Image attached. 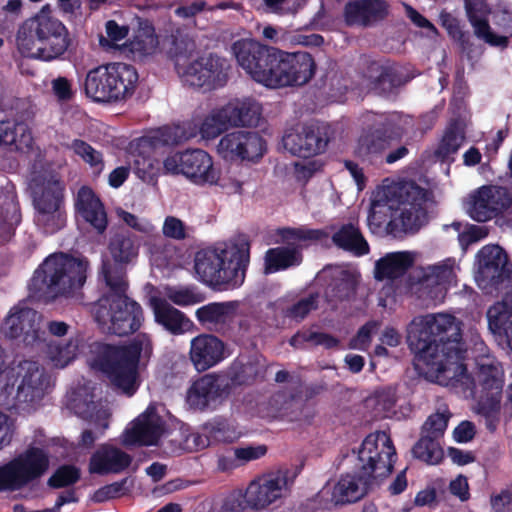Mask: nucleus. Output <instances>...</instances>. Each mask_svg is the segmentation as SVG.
Here are the masks:
<instances>
[{
    "mask_svg": "<svg viewBox=\"0 0 512 512\" xmlns=\"http://www.w3.org/2000/svg\"><path fill=\"white\" fill-rule=\"evenodd\" d=\"M451 414L448 410L431 414L422 426V434L440 439L443 437Z\"/></svg>",
    "mask_w": 512,
    "mask_h": 512,
    "instance_id": "obj_58",
    "label": "nucleus"
},
{
    "mask_svg": "<svg viewBox=\"0 0 512 512\" xmlns=\"http://www.w3.org/2000/svg\"><path fill=\"white\" fill-rule=\"evenodd\" d=\"M287 475L282 471L263 474L253 479L245 490L249 509L263 510L283 497Z\"/></svg>",
    "mask_w": 512,
    "mask_h": 512,
    "instance_id": "obj_22",
    "label": "nucleus"
},
{
    "mask_svg": "<svg viewBox=\"0 0 512 512\" xmlns=\"http://www.w3.org/2000/svg\"><path fill=\"white\" fill-rule=\"evenodd\" d=\"M303 261V254L298 247L279 246L269 248L264 255L265 275L274 274L292 267L299 266Z\"/></svg>",
    "mask_w": 512,
    "mask_h": 512,
    "instance_id": "obj_37",
    "label": "nucleus"
},
{
    "mask_svg": "<svg viewBox=\"0 0 512 512\" xmlns=\"http://www.w3.org/2000/svg\"><path fill=\"white\" fill-rule=\"evenodd\" d=\"M402 134L403 129L395 115H381L362 129L354 154L362 162L381 163L385 153L393 142L401 139Z\"/></svg>",
    "mask_w": 512,
    "mask_h": 512,
    "instance_id": "obj_15",
    "label": "nucleus"
},
{
    "mask_svg": "<svg viewBox=\"0 0 512 512\" xmlns=\"http://www.w3.org/2000/svg\"><path fill=\"white\" fill-rule=\"evenodd\" d=\"M482 194L489 200L493 218L498 217L512 207V192L503 186H481Z\"/></svg>",
    "mask_w": 512,
    "mask_h": 512,
    "instance_id": "obj_45",
    "label": "nucleus"
},
{
    "mask_svg": "<svg viewBox=\"0 0 512 512\" xmlns=\"http://www.w3.org/2000/svg\"><path fill=\"white\" fill-rule=\"evenodd\" d=\"M50 467L48 452L28 446L23 452L0 466V492L18 491L42 478Z\"/></svg>",
    "mask_w": 512,
    "mask_h": 512,
    "instance_id": "obj_13",
    "label": "nucleus"
},
{
    "mask_svg": "<svg viewBox=\"0 0 512 512\" xmlns=\"http://www.w3.org/2000/svg\"><path fill=\"white\" fill-rule=\"evenodd\" d=\"M165 422L154 411L148 410L140 415L130 429L124 433L126 445L152 446L156 445L164 432Z\"/></svg>",
    "mask_w": 512,
    "mask_h": 512,
    "instance_id": "obj_29",
    "label": "nucleus"
},
{
    "mask_svg": "<svg viewBox=\"0 0 512 512\" xmlns=\"http://www.w3.org/2000/svg\"><path fill=\"white\" fill-rule=\"evenodd\" d=\"M140 247L139 237L128 229H119L111 234L100 269L105 284H112L119 291L128 286L127 268L137 262Z\"/></svg>",
    "mask_w": 512,
    "mask_h": 512,
    "instance_id": "obj_12",
    "label": "nucleus"
},
{
    "mask_svg": "<svg viewBox=\"0 0 512 512\" xmlns=\"http://www.w3.org/2000/svg\"><path fill=\"white\" fill-rule=\"evenodd\" d=\"M158 44L154 26L148 21H141L132 39L123 44L121 51L127 58L135 62H143L154 54Z\"/></svg>",
    "mask_w": 512,
    "mask_h": 512,
    "instance_id": "obj_32",
    "label": "nucleus"
},
{
    "mask_svg": "<svg viewBox=\"0 0 512 512\" xmlns=\"http://www.w3.org/2000/svg\"><path fill=\"white\" fill-rule=\"evenodd\" d=\"M41 318L36 310L29 307L11 312L5 320L6 336L11 339L22 336L28 345L44 340L45 332L41 329Z\"/></svg>",
    "mask_w": 512,
    "mask_h": 512,
    "instance_id": "obj_25",
    "label": "nucleus"
},
{
    "mask_svg": "<svg viewBox=\"0 0 512 512\" xmlns=\"http://www.w3.org/2000/svg\"><path fill=\"white\" fill-rule=\"evenodd\" d=\"M493 23L504 33L512 36V7L505 1L498 2L493 11Z\"/></svg>",
    "mask_w": 512,
    "mask_h": 512,
    "instance_id": "obj_59",
    "label": "nucleus"
},
{
    "mask_svg": "<svg viewBox=\"0 0 512 512\" xmlns=\"http://www.w3.org/2000/svg\"><path fill=\"white\" fill-rule=\"evenodd\" d=\"M109 293L101 297L94 307L95 321L108 333L127 336L140 329L144 321L142 307L127 296L128 286L119 291L106 284Z\"/></svg>",
    "mask_w": 512,
    "mask_h": 512,
    "instance_id": "obj_10",
    "label": "nucleus"
},
{
    "mask_svg": "<svg viewBox=\"0 0 512 512\" xmlns=\"http://www.w3.org/2000/svg\"><path fill=\"white\" fill-rule=\"evenodd\" d=\"M412 453L415 458L432 465L440 463L444 455L439 439L425 434L415 443Z\"/></svg>",
    "mask_w": 512,
    "mask_h": 512,
    "instance_id": "obj_46",
    "label": "nucleus"
},
{
    "mask_svg": "<svg viewBox=\"0 0 512 512\" xmlns=\"http://www.w3.org/2000/svg\"><path fill=\"white\" fill-rule=\"evenodd\" d=\"M317 296L309 295L308 297L302 298L290 306L286 311L288 318L300 321L303 320L312 310L317 309Z\"/></svg>",
    "mask_w": 512,
    "mask_h": 512,
    "instance_id": "obj_62",
    "label": "nucleus"
},
{
    "mask_svg": "<svg viewBox=\"0 0 512 512\" xmlns=\"http://www.w3.org/2000/svg\"><path fill=\"white\" fill-rule=\"evenodd\" d=\"M32 135L28 125L16 119L0 120V147L21 150L30 147Z\"/></svg>",
    "mask_w": 512,
    "mask_h": 512,
    "instance_id": "obj_40",
    "label": "nucleus"
},
{
    "mask_svg": "<svg viewBox=\"0 0 512 512\" xmlns=\"http://www.w3.org/2000/svg\"><path fill=\"white\" fill-rule=\"evenodd\" d=\"M65 190V183L56 174L33 180L35 222L47 234H54L66 225Z\"/></svg>",
    "mask_w": 512,
    "mask_h": 512,
    "instance_id": "obj_11",
    "label": "nucleus"
},
{
    "mask_svg": "<svg viewBox=\"0 0 512 512\" xmlns=\"http://www.w3.org/2000/svg\"><path fill=\"white\" fill-rule=\"evenodd\" d=\"M197 135L196 126L185 122L174 126H163L151 135L143 137L141 142L151 148L162 146L178 145Z\"/></svg>",
    "mask_w": 512,
    "mask_h": 512,
    "instance_id": "obj_35",
    "label": "nucleus"
},
{
    "mask_svg": "<svg viewBox=\"0 0 512 512\" xmlns=\"http://www.w3.org/2000/svg\"><path fill=\"white\" fill-rule=\"evenodd\" d=\"M316 70L317 64L309 52L280 49L271 89L304 86L312 80Z\"/></svg>",
    "mask_w": 512,
    "mask_h": 512,
    "instance_id": "obj_18",
    "label": "nucleus"
},
{
    "mask_svg": "<svg viewBox=\"0 0 512 512\" xmlns=\"http://www.w3.org/2000/svg\"><path fill=\"white\" fill-rule=\"evenodd\" d=\"M462 326V321L450 314H428L414 319L407 331L408 345L415 352L414 367L426 380L475 399L478 412L493 432L501 407L504 370L500 362L486 358L478 363L476 378L468 373Z\"/></svg>",
    "mask_w": 512,
    "mask_h": 512,
    "instance_id": "obj_1",
    "label": "nucleus"
},
{
    "mask_svg": "<svg viewBox=\"0 0 512 512\" xmlns=\"http://www.w3.org/2000/svg\"><path fill=\"white\" fill-rule=\"evenodd\" d=\"M389 4L386 0H350L344 6L347 26L372 27L387 18Z\"/></svg>",
    "mask_w": 512,
    "mask_h": 512,
    "instance_id": "obj_26",
    "label": "nucleus"
},
{
    "mask_svg": "<svg viewBox=\"0 0 512 512\" xmlns=\"http://www.w3.org/2000/svg\"><path fill=\"white\" fill-rule=\"evenodd\" d=\"M467 18L474 28V32H481L487 28L488 15L491 9L486 0H464Z\"/></svg>",
    "mask_w": 512,
    "mask_h": 512,
    "instance_id": "obj_51",
    "label": "nucleus"
},
{
    "mask_svg": "<svg viewBox=\"0 0 512 512\" xmlns=\"http://www.w3.org/2000/svg\"><path fill=\"white\" fill-rule=\"evenodd\" d=\"M284 148L289 151L292 155L297 157H303L304 154V130L303 125L288 130L282 138Z\"/></svg>",
    "mask_w": 512,
    "mask_h": 512,
    "instance_id": "obj_61",
    "label": "nucleus"
},
{
    "mask_svg": "<svg viewBox=\"0 0 512 512\" xmlns=\"http://www.w3.org/2000/svg\"><path fill=\"white\" fill-rule=\"evenodd\" d=\"M128 483L129 478L125 477L119 481L104 485L94 492L92 500L96 503H103L121 497L129 491Z\"/></svg>",
    "mask_w": 512,
    "mask_h": 512,
    "instance_id": "obj_57",
    "label": "nucleus"
},
{
    "mask_svg": "<svg viewBox=\"0 0 512 512\" xmlns=\"http://www.w3.org/2000/svg\"><path fill=\"white\" fill-rule=\"evenodd\" d=\"M468 214L477 222H487L493 219L490 202L483 196L481 187L470 195Z\"/></svg>",
    "mask_w": 512,
    "mask_h": 512,
    "instance_id": "obj_55",
    "label": "nucleus"
},
{
    "mask_svg": "<svg viewBox=\"0 0 512 512\" xmlns=\"http://www.w3.org/2000/svg\"><path fill=\"white\" fill-rule=\"evenodd\" d=\"M339 275L331 284L329 295L338 301L350 300L357 289L355 274L349 270H342Z\"/></svg>",
    "mask_w": 512,
    "mask_h": 512,
    "instance_id": "obj_49",
    "label": "nucleus"
},
{
    "mask_svg": "<svg viewBox=\"0 0 512 512\" xmlns=\"http://www.w3.org/2000/svg\"><path fill=\"white\" fill-rule=\"evenodd\" d=\"M266 151L265 140L252 131L238 130L225 134L217 145V153L226 161H257Z\"/></svg>",
    "mask_w": 512,
    "mask_h": 512,
    "instance_id": "obj_19",
    "label": "nucleus"
},
{
    "mask_svg": "<svg viewBox=\"0 0 512 512\" xmlns=\"http://www.w3.org/2000/svg\"><path fill=\"white\" fill-rule=\"evenodd\" d=\"M477 258L478 270L475 279L482 290L491 293L512 280V263L500 246L482 247L477 253Z\"/></svg>",
    "mask_w": 512,
    "mask_h": 512,
    "instance_id": "obj_17",
    "label": "nucleus"
},
{
    "mask_svg": "<svg viewBox=\"0 0 512 512\" xmlns=\"http://www.w3.org/2000/svg\"><path fill=\"white\" fill-rule=\"evenodd\" d=\"M266 369L265 360L259 356L237 358L229 367L227 379H225L229 384V391L232 387L252 385L258 379H263Z\"/></svg>",
    "mask_w": 512,
    "mask_h": 512,
    "instance_id": "obj_33",
    "label": "nucleus"
},
{
    "mask_svg": "<svg viewBox=\"0 0 512 512\" xmlns=\"http://www.w3.org/2000/svg\"><path fill=\"white\" fill-rule=\"evenodd\" d=\"M250 262V243L239 240L224 249H202L194 259L198 279L219 291L241 287Z\"/></svg>",
    "mask_w": 512,
    "mask_h": 512,
    "instance_id": "obj_4",
    "label": "nucleus"
},
{
    "mask_svg": "<svg viewBox=\"0 0 512 512\" xmlns=\"http://www.w3.org/2000/svg\"><path fill=\"white\" fill-rule=\"evenodd\" d=\"M231 126L224 107L213 111L202 122L199 132L204 139H214Z\"/></svg>",
    "mask_w": 512,
    "mask_h": 512,
    "instance_id": "obj_50",
    "label": "nucleus"
},
{
    "mask_svg": "<svg viewBox=\"0 0 512 512\" xmlns=\"http://www.w3.org/2000/svg\"><path fill=\"white\" fill-rule=\"evenodd\" d=\"M155 322L173 335L183 334L190 321L185 314L173 307L165 299L152 297L150 300Z\"/></svg>",
    "mask_w": 512,
    "mask_h": 512,
    "instance_id": "obj_34",
    "label": "nucleus"
},
{
    "mask_svg": "<svg viewBox=\"0 0 512 512\" xmlns=\"http://www.w3.org/2000/svg\"><path fill=\"white\" fill-rule=\"evenodd\" d=\"M168 297L178 306H189L203 301V296L192 287L170 289Z\"/></svg>",
    "mask_w": 512,
    "mask_h": 512,
    "instance_id": "obj_63",
    "label": "nucleus"
},
{
    "mask_svg": "<svg viewBox=\"0 0 512 512\" xmlns=\"http://www.w3.org/2000/svg\"><path fill=\"white\" fill-rule=\"evenodd\" d=\"M304 130V154L302 158H309L326 151L330 141L329 126L318 123L303 125Z\"/></svg>",
    "mask_w": 512,
    "mask_h": 512,
    "instance_id": "obj_43",
    "label": "nucleus"
},
{
    "mask_svg": "<svg viewBox=\"0 0 512 512\" xmlns=\"http://www.w3.org/2000/svg\"><path fill=\"white\" fill-rule=\"evenodd\" d=\"M138 80L134 66L122 62L108 63L87 72L83 91L94 103L119 104L133 96Z\"/></svg>",
    "mask_w": 512,
    "mask_h": 512,
    "instance_id": "obj_9",
    "label": "nucleus"
},
{
    "mask_svg": "<svg viewBox=\"0 0 512 512\" xmlns=\"http://www.w3.org/2000/svg\"><path fill=\"white\" fill-rule=\"evenodd\" d=\"M238 303L235 301L211 302L199 307L195 316L198 322L221 333L224 337H230L231 323L234 320Z\"/></svg>",
    "mask_w": 512,
    "mask_h": 512,
    "instance_id": "obj_30",
    "label": "nucleus"
},
{
    "mask_svg": "<svg viewBox=\"0 0 512 512\" xmlns=\"http://www.w3.org/2000/svg\"><path fill=\"white\" fill-rule=\"evenodd\" d=\"M304 342H312L314 345L323 346L326 349L335 348L340 343L339 339L331 334L315 331L298 332L290 339V344L294 347H298Z\"/></svg>",
    "mask_w": 512,
    "mask_h": 512,
    "instance_id": "obj_54",
    "label": "nucleus"
},
{
    "mask_svg": "<svg viewBox=\"0 0 512 512\" xmlns=\"http://www.w3.org/2000/svg\"><path fill=\"white\" fill-rule=\"evenodd\" d=\"M75 212L97 234L102 235L108 227V215L99 196L89 186H81L75 197Z\"/></svg>",
    "mask_w": 512,
    "mask_h": 512,
    "instance_id": "obj_27",
    "label": "nucleus"
},
{
    "mask_svg": "<svg viewBox=\"0 0 512 512\" xmlns=\"http://www.w3.org/2000/svg\"><path fill=\"white\" fill-rule=\"evenodd\" d=\"M12 376L15 378L14 384H17V402L34 404L43 398L48 377L37 361H19L12 368Z\"/></svg>",
    "mask_w": 512,
    "mask_h": 512,
    "instance_id": "obj_21",
    "label": "nucleus"
},
{
    "mask_svg": "<svg viewBox=\"0 0 512 512\" xmlns=\"http://www.w3.org/2000/svg\"><path fill=\"white\" fill-rule=\"evenodd\" d=\"M277 235L281 237L283 243L290 241L298 242H320L327 239L329 234L324 229H312L305 227H283L277 230Z\"/></svg>",
    "mask_w": 512,
    "mask_h": 512,
    "instance_id": "obj_47",
    "label": "nucleus"
},
{
    "mask_svg": "<svg viewBox=\"0 0 512 512\" xmlns=\"http://www.w3.org/2000/svg\"><path fill=\"white\" fill-rule=\"evenodd\" d=\"M488 328L496 339L512 330V290L487 310Z\"/></svg>",
    "mask_w": 512,
    "mask_h": 512,
    "instance_id": "obj_39",
    "label": "nucleus"
},
{
    "mask_svg": "<svg viewBox=\"0 0 512 512\" xmlns=\"http://www.w3.org/2000/svg\"><path fill=\"white\" fill-rule=\"evenodd\" d=\"M231 126H255L261 116V107L253 100L228 103L224 106Z\"/></svg>",
    "mask_w": 512,
    "mask_h": 512,
    "instance_id": "obj_42",
    "label": "nucleus"
},
{
    "mask_svg": "<svg viewBox=\"0 0 512 512\" xmlns=\"http://www.w3.org/2000/svg\"><path fill=\"white\" fill-rule=\"evenodd\" d=\"M396 450L385 433H371L358 450L355 475L341 476L333 489L336 504L354 503L362 499L377 484L389 476L394 468Z\"/></svg>",
    "mask_w": 512,
    "mask_h": 512,
    "instance_id": "obj_3",
    "label": "nucleus"
},
{
    "mask_svg": "<svg viewBox=\"0 0 512 512\" xmlns=\"http://www.w3.org/2000/svg\"><path fill=\"white\" fill-rule=\"evenodd\" d=\"M171 51L175 69L186 85L212 91L227 84L231 64L225 57L211 52L186 63L195 51V43L183 39H175Z\"/></svg>",
    "mask_w": 512,
    "mask_h": 512,
    "instance_id": "obj_7",
    "label": "nucleus"
},
{
    "mask_svg": "<svg viewBox=\"0 0 512 512\" xmlns=\"http://www.w3.org/2000/svg\"><path fill=\"white\" fill-rule=\"evenodd\" d=\"M132 169L136 176L144 182L151 183L159 175V162L143 152L134 155Z\"/></svg>",
    "mask_w": 512,
    "mask_h": 512,
    "instance_id": "obj_52",
    "label": "nucleus"
},
{
    "mask_svg": "<svg viewBox=\"0 0 512 512\" xmlns=\"http://www.w3.org/2000/svg\"><path fill=\"white\" fill-rule=\"evenodd\" d=\"M87 270V260L63 252L54 253L35 270L29 289L33 293L71 296L85 284Z\"/></svg>",
    "mask_w": 512,
    "mask_h": 512,
    "instance_id": "obj_8",
    "label": "nucleus"
},
{
    "mask_svg": "<svg viewBox=\"0 0 512 512\" xmlns=\"http://www.w3.org/2000/svg\"><path fill=\"white\" fill-rule=\"evenodd\" d=\"M389 200H372L368 226L372 233L385 228L388 234H415L429 221L427 202L433 193L412 180H402L389 189Z\"/></svg>",
    "mask_w": 512,
    "mask_h": 512,
    "instance_id": "obj_2",
    "label": "nucleus"
},
{
    "mask_svg": "<svg viewBox=\"0 0 512 512\" xmlns=\"http://www.w3.org/2000/svg\"><path fill=\"white\" fill-rule=\"evenodd\" d=\"M131 463L132 457L128 453L110 444H103L91 455L89 472L98 475L118 474Z\"/></svg>",
    "mask_w": 512,
    "mask_h": 512,
    "instance_id": "obj_31",
    "label": "nucleus"
},
{
    "mask_svg": "<svg viewBox=\"0 0 512 512\" xmlns=\"http://www.w3.org/2000/svg\"><path fill=\"white\" fill-rule=\"evenodd\" d=\"M81 472L78 467L70 464L59 466L47 481L53 489H60L74 485L80 480Z\"/></svg>",
    "mask_w": 512,
    "mask_h": 512,
    "instance_id": "obj_53",
    "label": "nucleus"
},
{
    "mask_svg": "<svg viewBox=\"0 0 512 512\" xmlns=\"http://www.w3.org/2000/svg\"><path fill=\"white\" fill-rule=\"evenodd\" d=\"M152 352L146 334H140L126 345L100 343L95 350V366L106 375L111 385L127 397L133 396L141 381L139 361L142 353Z\"/></svg>",
    "mask_w": 512,
    "mask_h": 512,
    "instance_id": "obj_5",
    "label": "nucleus"
},
{
    "mask_svg": "<svg viewBox=\"0 0 512 512\" xmlns=\"http://www.w3.org/2000/svg\"><path fill=\"white\" fill-rule=\"evenodd\" d=\"M190 361L195 369L204 372L225 359V343L212 334H200L190 343Z\"/></svg>",
    "mask_w": 512,
    "mask_h": 512,
    "instance_id": "obj_28",
    "label": "nucleus"
},
{
    "mask_svg": "<svg viewBox=\"0 0 512 512\" xmlns=\"http://www.w3.org/2000/svg\"><path fill=\"white\" fill-rule=\"evenodd\" d=\"M240 437L235 422L218 415L202 424L198 432L191 433L187 441H191L196 450H202L212 444L233 443Z\"/></svg>",
    "mask_w": 512,
    "mask_h": 512,
    "instance_id": "obj_23",
    "label": "nucleus"
},
{
    "mask_svg": "<svg viewBox=\"0 0 512 512\" xmlns=\"http://www.w3.org/2000/svg\"><path fill=\"white\" fill-rule=\"evenodd\" d=\"M363 78L369 90L379 96L395 93L412 79L401 65L390 60L369 61L363 72Z\"/></svg>",
    "mask_w": 512,
    "mask_h": 512,
    "instance_id": "obj_20",
    "label": "nucleus"
},
{
    "mask_svg": "<svg viewBox=\"0 0 512 512\" xmlns=\"http://www.w3.org/2000/svg\"><path fill=\"white\" fill-rule=\"evenodd\" d=\"M412 265L413 258L410 253H389L376 262L374 277L378 281L395 280L402 277Z\"/></svg>",
    "mask_w": 512,
    "mask_h": 512,
    "instance_id": "obj_38",
    "label": "nucleus"
},
{
    "mask_svg": "<svg viewBox=\"0 0 512 512\" xmlns=\"http://www.w3.org/2000/svg\"><path fill=\"white\" fill-rule=\"evenodd\" d=\"M165 174H182L196 185L225 187L220 170L214 167L212 157L202 149H188L168 155L163 161Z\"/></svg>",
    "mask_w": 512,
    "mask_h": 512,
    "instance_id": "obj_16",
    "label": "nucleus"
},
{
    "mask_svg": "<svg viewBox=\"0 0 512 512\" xmlns=\"http://www.w3.org/2000/svg\"><path fill=\"white\" fill-rule=\"evenodd\" d=\"M465 141V131L457 120H452L446 127L441 141L435 150V156L442 162L456 154Z\"/></svg>",
    "mask_w": 512,
    "mask_h": 512,
    "instance_id": "obj_44",
    "label": "nucleus"
},
{
    "mask_svg": "<svg viewBox=\"0 0 512 512\" xmlns=\"http://www.w3.org/2000/svg\"><path fill=\"white\" fill-rule=\"evenodd\" d=\"M331 240L338 249L356 257L365 256L370 252V246L360 228L353 223L341 225L339 229L333 233Z\"/></svg>",
    "mask_w": 512,
    "mask_h": 512,
    "instance_id": "obj_36",
    "label": "nucleus"
},
{
    "mask_svg": "<svg viewBox=\"0 0 512 512\" xmlns=\"http://www.w3.org/2000/svg\"><path fill=\"white\" fill-rule=\"evenodd\" d=\"M238 65L255 82L272 88L280 49L252 38L236 40L231 46Z\"/></svg>",
    "mask_w": 512,
    "mask_h": 512,
    "instance_id": "obj_14",
    "label": "nucleus"
},
{
    "mask_svg": "<svg viewBox=\"0 0 512 512\" xmlns=\"http://www.w3.org/2000/svg\"><path fill=\"white\" fill-rule=\"evenodd\" d=\"M78 345L73 340L61 343L52 341L47 345V355L55 367L64 368L71 363L77 355Z\"/></svg>",
    "mask_w": 512,
    "mask_h": 512,
    "instance_id": "obj_48",
    "label": "nucleus"
},
{
    "mask_svg": "<svg viewBox=\"0 0 512 512\" xmlns=\"http://www.w3.org/2000/svg\"><path fill=\"white\" fill-rule=\"evenodd\" d=\"M442 26L447 30L449 36L459 42L462 47L469 44V35L461 28L459 20L450 13L442 12L440 14Z\"/></svg>",
    "mask_w": 512,
    "mask_h": 512,
    "instance_id": "obj_60",
    "label": "nucleus"
},
{
    "mask_svg": "<svg viewBox=\"0 0 512 512\" xmlns=\"http://www.w3.org/2000/svg\"><path fill=\"white\" fill-rule=\"evenodd\" d=\"M230 394L225 378L206 374L195 380L187 391L188 403L201 411L216 404Z\"/></svg>",
    "mask_w": 512,
    "mask_h": 512,
    "instance_id": "obj_24",
    "label": "nucleus"
},
{
    "mask_svg": "<svg viewBox=\"0 0 512 512\" xmlns=\"http://www.w3.org/2000/svg\"><path fill=\"white\" fill-rule=\"evenodd\" d=\"M73 152L88 163L97 173L103 170L104 162L101 152L95 150L90 144L81 139H74L70 145Z\"/></svg>",
    "mask_w": 512,
    "mask_h": 512,
    "instance_id": "obj_56",
    "label": "nucleus"
},
{
    "mask_svg": "<svg viewBox=\"0 0 512 512\" xmlns=\"http://www.w3.org/2000/svg\"><path fill=\"white\" fill-rule=\"evenodd\" d=\"M456 261L454 258H447L435 265L429 266L423 276L422 284L425 286H437L440 290H447L448 287L456 285L457 275L455 272Z\"/></svg>",
    "mask_w": 512,
    "mask_h": 512,
    "instance_id": "obj_41",
    "label": "nucleus"
},
{
    "mask_svg": "<svg viewBox=\"0 0 512 512\" xmlns=\"http://www.w3.org/2000/svg\"><path fill=\"white\" fill-rule=\"evenodd\" d=\"M72 40L67 27L43 7L18 28L16 44L24 57L45 62L62 59Z\"/></svg>",
    "mask_w": 512,
    "mask_h": 512,
    "instance_id": "obj_6",
    "label": "nucleus"
},
{
    "mask_svg": "<svg viewBox=\"0 0 512 512\" xmlns=\"http://www.w3.org/2000/svg\"><path fill=\"white\" fill-rule=\"evenodd\" d=\"M397 391L396 385H388L377 390L375 392V399L379 409L385 413L394 412L398 400Z\"/></svg>",
    "mask_w": 512,
    "mask_h": 512,
    "instance_id": "obj_64",
    "label": "nucleus"
}]
</instances>
